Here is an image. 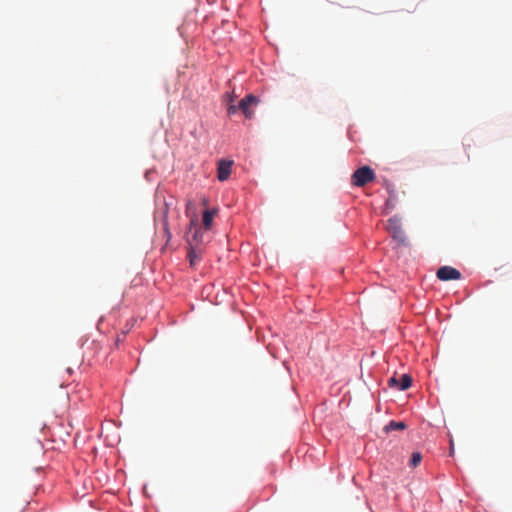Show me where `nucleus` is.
Listing matches in <instances>:
<instances>
[{"mask_svg":"<svg viewBox=\"0 0 512 512\" xmlns=\"http://www.w3.org/2000/svg\"><path fill=\"white\" fill-rule=\"evenodd\" d=\"M375 179V173L369 166H363L357 169L351 177L352 184L357 187H363Z\"/></svg>","mask_w":512,"mask_h":512,"instance_id":"obj_1","label":"nucleus"},{"mask_svg":"<svg viewBox=\"0 0 512 512\" xmlns=\"http://www.w3.org/2000/svg\"><path fill=\"white\" fill-rule=\"evenodd\" d=\"M387 230L392 235V237L399 242H404L405 235L402 230L401 221L396 216L391 217L387 221Z\"/></svg>","mask_w":512,"mask_h":512,"instance_id":"obj_2","label":"nucleus"},{"mask_svg":"<svg viewBox=\"0 0 512 512\" xmlns=\"http://www.w3.org/2000/svg\"><path fill=\"white\" fill-rule=\"evenodd\" d=\"M258 103L259 99L256 96L249 94L240 100L239 109L243 112L246 118H252L254 112L251 108L257 106Z\"/></svg>","mask_w":512,"mask_h":512,"instance_id":"obj_3","label":"nucleus"},{"mask_svg":"<svg viewBox=\"0 0 512 512\" xmlns=\"http://www.w3.org/2000/svg\"><path fill=\"white\" fill-rule=\"evenodd\" d=\"M436 275L441 281L459 280L461 278L460 271L451 266L440 267Z\"/></svg>","mask_w":512,"mask_h":512,"instance_id":"obj_4","label":"nucleus"},{"mask_svg":"<svg viewBox=\"0 0 512 512\" xmlns=\"http://www.w3.org/2000/svg\"><path fill=\"white\" fill-rule=\"evenodd\" d=\"M233 161L222 159L218 162L217 176L220 181H225L231 174Z\"/></svg>","mask_w":512,"mask_h":512,"instance_id":"obj_5","label":"nucleus"},{"mask_svg":"<svg viewBox=\"0 0 512 512\" xmlns=\"http://www.w3.org/2000/svg\"><path fill=\"white\" fill-rule=\"evenodd\" d=\"M188 244L190 248L187 253V258L189 260L190 266L194 267L202 258V250L199 247L194 246L190 240H188Z\"/></svg>","mask_w":512,"mask_h":512,"instance_id":"obj_6","label":"nucleus"},{"mask_svg":"<svg viewBox=\"0 0 512 512\" xmlns=\"http://www.w3.org/2000/svg\"><path fill=\"white\" fill-rule=\"evenodd\" d=\"M188 234L189 235L192 234V238L190 239V237H189L188 240H190L192 242V244H194V246L198 247V242L200 241L202 233L198 226L196 216L193 219H191V221H190V228H189Z\"/></svg>","mask_w":512,"mask_h":512,"instance_id":"obj_7","label":"nucleus"},{"mask_svg":"<svg viewBox=\"0 0 512 512\" xmlns=\"http://www.w3.org/2000/svg\"><path fill=\"white\" fill-rule=\"evenodd\" d=\"M215 213H216V210H205L204 211L202 222H203V226L205 229L208 230L212 226L213 217H214Z\"/></svg>","mask_w":512,"mask_h":512,"instance_id":"obj_8","label":"nucleus"},{"mask_svg":"<svg viewBox=\"0 0 512 512\" xmlns=\"http://www.w3.org/2000/svg\"><path fill=\"white\" fill-rule=\"evenodd\" d=\"M412 385V378L408 374H403L399 379V390H406Z\"/></svg>","mask_w":512,"mask_h":512,"instance_id":"obj_9","label":"nucleus"},{"mask_svg":"<svg viewBox=\"0 0 512 512\" xmlns=\"http://www.w3.org/2000/svg\"><path fill=\"white\" fill-rule=\"evenodd\" d=\"M406 429V424L402 421L400 422H397V421H391L386 427H385V430L386 431H390V430H404Z\"/></svg>","mask_w":512,"mask_h":512,"instance_id":"obj_10","label":"nucleus"},{"mask_svg":"<svg viewBox=\"0 0 512 512\" xmlns=\"http://www.w3.org/2000/svg\"><path fill=\"white\" fill-rule=\"evenodd\" d=\"M422 460V455L419 452H414L410 459V466L416 467Z\"/></svg>","mask_w":512,"mask_h":512,"instance_id":"obj_11","label":"nucleus"},{"mask_svg":"<svg viewBox=\"0 0 512 512\" xmlns=\"http://www.w3.org/2000/svg\"><path fill=\"white\" fill-rule=\"evenodd\" d=\"M388 384L390 387H394V386H399V380H397L395 377H391L389 380H388Z\"/></svg>","mask_w":512,"mask_h":512,"instance_id":"obj_12","label":"nucleus"},{"mask_svg":"<svg viewBox=\"0 0 512 512\" xmlns=\"http://www.w3.org/2000/svg\"><path fill=\"white\" fill-rule=\"evenodd\" d=\"M238 110H240V109H239V105H238V106L230 105V106L228 107V113H229V114H234V113H236Z\"/></svg>","mask_w":512,"mask_h":512,"instance_id":"obj_13","label":"nucleus"},{"mask_svg":"<svg viewBox=\"0 0 512 512\" xmlns=\"http://www.w3.org/2000/svg\"><path fill=\"white\" fill-rule=\"evenodd\" d=\"M164 230H165V234H166V236H167V238L169 240L171 238V233L169 231L168 223L167 222H165V224H164Z\"/></svg>","mask_w":512,"mask_h":512,"instance_id":"obj_14","label":"nucleus"}]
</instances>
